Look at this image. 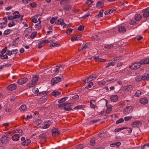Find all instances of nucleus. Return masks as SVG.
Instances as JSON below:
<instances>
[{"label": "nucleus", "mask_w": 149, "mask_h": 149, "mask_svg": "<svg viewBox=\"0 0 149 149\" xmlns=\"http://www.w3.org/2000/svg\"><path fill=\"white\" fill-rule=\"evenodd\" d=\"M12 30L10 29H8L6 30L3 33V34L4 35H7L11 33Z\"/></svg>", "instance_id": "f704fd0d"}, {"label": "nucleus", "mask_w": 149, "mask_h": 149, "mask_svg": "<svg viewBox=\"0 0 149 149\" xmlns=\"http://www.w3.org/2000/svg\"><path fill=\"white\" fill-rule=\"evenodd\" d=\"M53 41L54 40H53ZM60 46V45L57 44L56 42H54L53 41L50 43V47H56L57 46Z\"/></svg>", "instance_id": "7c9ffc66"}, {"label": "nucleus", "mask_w": 149, "mask_h": 149, "mask_svg": "<svg viewBox=\"0 0 149 149\" xmlns=\"http://www.w3.org/2000/svg\"><path fill=\"white\" fill-rule=\"evenodd\" d=\"M37 33L36 32H33L30 35V38L31 39L34 38L36 36Z\"/></svg>", "instance_id": "4c0bfd02"}, {"label": "nucleus", "mask_w": 149, "mask_h": 149, "mask_svg": "<svg viewBox=\"0 0 149 149\" xmlns=\"http://www.w3.org/2000/svg\"><path fill=\"white\" fill-rule=\"evenodd\" d=\"M80 38L81 37H77L75 36L73 37V38H71V40L72 41L78 40L80 39Z\"/></svg>", "instance_id": "58836bf2"}, {"label": "nucleus", "mask_w": 149, "mask_h": 149, "mask_svg": "<svg viewBox=\"0 0 149 149\" xmlns=\"http://www.w3.org/2000/svg\"><path fill=\"white\" fill-rule=\"evenodd\" d=\"M88 43H83L81 47V48H79V51H82L83 50L85 49L88 46Z\"/></svg>", "instance_id": "5701e85b"}, {"label": "nucleus", "mask_w": 149, "mask_h": 149, "mask_svg": "<svg viewBox=\"0 0 149 149\" xmlns=\"http://www.w3.org/2000/svg\"><path fill=\"white\" fill-rule=\"evenodd\" d=\"M31 142L29 139H27L22 143V144L24 146H26L30 144Z\"/></svg>", "instance_id": "bb28decb"}, {"label": "nucleus", "mask_w": 149, "mask_h": 149, "mask_svg": "<svg viewBox=\"0 0 149 149\" xmlns=\"http://www.w3.org/2000/svg\"><path fill=\"white\" fill-rule=\"evenodd\" d=\"M126 128L125 127H122L119 128H116L115 129L114 131L115 132H118L119 131L126 129Z\"/></svg>", "instance_id": "8fccbe9b"}, {"label": "nucleus", "mask_w": 149, "mask_h": 149, "mask_svg": "<svg viewBox=\"0 0 149 149\" xmlns=\"http://www.w3.org/2000/svg\"><path fill=\"white\" fill-rule=\"evenodd\" d=\"M135 80L137 81H139L142 80V77L140 75H137L135 77Z\"/></svg>", "instance_id": "ea45409f"}, {"label": "nucleus", "mask_w": 149, "mask_h": 149, "mask_svg": "<svg viewBox=\"0 0 149 149\" xmlns=\"http://www.w3.org/2000/svg\"><path fill=\"white\" fill-rule=\"evenodd\" d=\"M72 104L70 103H67L64 104V109L66 111H70L72 110L70 107Z\"/></svg>", "instance_id": "9d476101"}, {"label": "nucleus", "mask_w": 149, "mask_h": 149, "mask_svg": "<svg viewBox=\"0 0 149 149\" xmlns=\"http://www.w3.org/2000/svg\"><path fill=\"white\" fill-rule=\"evenodd\" d=\"M47 96L46 95L43 96L39 100L38 102L40 104H42L44 103L47 98Z\"/></svg>", "instance_id": "a211bd4d"}, {"label": "nucleus", "mask_w": 149, "mask_h": 149, "mask_svg": "<svg viewBox=\"0 0 149 149\" xmlns=\"http://www.w3.org/2000/svg\"><path fill=\"white\" fill-rule=\"evenodd\" d=\"M134 18L136 21H139L142 18V16L141 15L139 14H136L134 16Z\"/></svg>", "instance_id": "a878e982"}, {"label": "nucleus", "mask_w": 149, "mask_h": 149, "mask_svg": "<svg viewBox=\"0 0 149 149\" xmlns=\"http://www.w3.org/2000/svg\"><path fill=\"white\" fill-rule=\"evenodd\" d=\"M15 25V23L13 22H10L8 24V26L10 27H12Z\"/></svg>", "instance_id": "680f3d73"}, {"label": "nucleus", "mask_w": 149, "mask_h": 149, "mask_svg": "<svg viewBox=\"0 0 149 149\" xmlns=\"http://www.w3.org/2000/svg\"><path fill=\"white\" fill-rule=\"evenodd\" d=\"M16 88V86L15 84H12L9 85L7 87V89L9 90L12 91L15 90Z\"/></svg>", "instance_id": "ddd939ff"}, {"label": "nucleus", "mask_w": 149, "mask_h": 149, "mask_svg": "<svg viewBox=\"0 0 149 149\" xmlns=\"http://www.w3.org/2000/svg\"><path fill=\"white\" fill-rule=\"evenodd\" d=\"M132 117H133L132 116H128L125 117L124 118V120L126 121H128L131 119Z\"/></svg>", "instance_id": "774afa93"}, {"label": "nucleus", "mask_w": 149, "mask_h": 149, "mask_svg": "<svg viewBox=\"0 0 149 149\" xmlns=\"http://www.w3.org/2000/svg\"><path fill=\"white\" fill-rule=\"evenodd\" d=\"M57 17H53L50 20V22L51 24H53L55 21L57 20Z\"/></svg>", "instance_id": "49530a36"}, {"label": "nucleus", "mask_w": 149, "mask_h": 149, "mask_svg": "<svg viewBox=\"0 0 149 149\" xmlns=\"http://www.w3.org/2000/svg\"><path fill=\"white\" fill-rule=\"evenodd\" d=\"M124 121V119L123 118H120L116 121V124H119L123 122Z\"/></svg>", "instance_id": "052dcab7"}, {"label": "nucleus", "mask_w": 149, "mask_h": 149, "mask_svg": "<svg viewBox=\"0 0 149 149\" xmlns=\"http://www.w3.org/2000/svg\"><path fill=\"white\" fill-rule=\"evenodd\" d=\"M92 39L94 41H97L100 39V38L97 35H94L92 37Z\"/></svg>", "instance_id": "e433bc0d"}, {"label": "nucleus", "mask_w": 149, "mask_h": 149, "mask_svg": "<svg viewBox=\"0 0 149 149\" xmlns=\"http://www.w3.org/2000/svg\"><path fill=\"white\" fill-rule=\"evenodd\" d=\"M103 3L100 1H98L97 4V6L98 8H101L103 6Z\"/></svg>", "instance_id": "5fc2aeb1"}, {"label": "nucleus", "mask_w": 149, "mask_h": 149, "mask_svg": "<svg viewBox=\"0 0 149 149\" xmlns=\"http://www.w3.org/2000/svg\"><path fill=\"white\" fill-rule=\"evenodd\" d=\"M61 80V78L59 77H56L51 80V82L52 85H54L60 81Z\"/></svg>", "instance_id": "0eeeda50"}, {"label": "nucleus", "mask_w": 149, "mask_h": 149, "mask_svg": "<svg viewBox=\"0 0 149 149\" xmlns=\"http://www.w3.org/2000/svg\"><path fill=\"white\" fill-rule=\"evenodd\" d=\"M105 135L106 134L104 133H101L99 134L98 136L101 139H102L104 138Z\"/></svg>", "instance_id": "09e8293b"}, {"label": "nucleus", "mask_w": 149, "mask_h": 149, "mask_svg": "<svg viewBox=\"0 0 149 149\" xmlns=\"http://www.w3.org/2000/svg\"><path fill=\"white\" fill-rule=\"evenodd\" d=\"M26 107L25 105H21L19 108V109L21 111H25L26 110Z\"/></svg>", "instance_id": "2f4dec72"}, {"label": "nucleus", "mask_w": 149, "mask_h": 149, "mask_svg": "<svg viewBox=\"0 0 149 149\" xmlns=\"http://www.w3.org/2000/svg\"><path fill=\"white\" fill-rule=\"evenodd\" d=\"M69 2V0H61L60 1V3L61 4L65 5L68 3Z\"/></svg>", "instance_id": "c85d7f7f"}, {"label": "nucleus", "mask_w": 149, "mask_h": 149, "mask_svg": "<svg viewBox=\"0 0 149 149\" xmlns=\"http://www.w3.org/2000/svg\"><path fill=\"white\" fill-rule=\"evenodd\" d=\"M53 41V40L49 38L47 40H41V43L43 44L49 43H51Z\"/></svg>", "instance_id": "4be33fe9"}, {"label": "nucleus", "mask_w": 149, "mask_h": 149, "mask_svg": "<svg viewBox=\"0 0 149 149\" xmlns=\"http://www.w3.org/2000/svg\"><path fill=\"white\" fill-rule=\"evenodd\" d=\"M38 79V76L36 75L33 76L31 79V81L27 84V86L30 88L33 87L36 85Z\"/></svg>", "instance_id": "f257e3e1"}, {"label": "nucleus", "mask_w": 149, "mask_h": 149, "mask_svg": "<svg viewBox=\"0 0 149 149\" xmlns=\"http://www.w3.org/2000/svg\"><path fill=\"white\" fill-rule=\"evenodd\" d=\"M141 94V91L140 90H138L134 95L135 97H139Z\"/></svg>", "instance_id": "37998d69"}, {"label": "nucleus", "mask_w": 149, "mask_h": 149, "mask_svg": "<svg viewBox=\"0 0 149 149\" xmlns=\"http://www.w3.org/2000/svg\"><path fill=\"white\" fill-rule=\"evenodd\" d=\"M143 12V16L144 17H147L149 16V9L143 10L142 11Z\"/></svg>", "instance_id": "dca6fc26"}, {"label": "nucleus", "mask_w": 149, "mask_h": 149, "mask_svg": "<svg viewBox=\"0 0 149 149\" xmlns=\"http://www.w3.org/2000/svg\"><path fill=\"white\" fill-rule=\"evenodd\" d=\"M32 30V27H29V28H27L25 30V31L26 33L27 34H28L30 33L31 32Z\"/></svg>", "instance_id": "a19ab883"}, {"label": "nucleus", "mask_w": 149, "mask_h": 149, "mask_svg": "<svg viewBox=\"0 0 149 149\" xmlns=\"http://www.w3.org/2000/svg\"><path fill=\"white\" fill-rule=\"evenodd\" d=\"M112 106H110L108 107H107V109L106 110V112L107 113H110L112 110Z\"/></svg>", "instance_id": "864d4df0"}, {"label": "nucleus", "mask_w": 149, "mask_h": 149, "mask_svg": "<svg viewBox=\"0 0 149 149\" xmlns=\"http://www.w3.org/2000/svg\"><path fill=\"white\" fill-rule=\"evenodd\" d=\"M142 123L141 122L137 120L133 121L131 124L132 126L134 127H140Z\"/></svg>", "instance_id": "39448f33"}, {"label": "nucleus", "mask_w": 149, "mask_h": 149, "mask_svg": "<svg viewBox=\"0 0 149 149\" xmlns=\"http://www.w3.org/2000/svg\"><path fill=\"white\" fill-rule=\"evenodd\" d=\"M125 91L128 92H130L133 90V87L131 85L126 86L124 88Z\"/></svg>", "instance_id": "412c9836"}, {"label": "nucleus", "mask_w": 149, "mask_h": 149, "mask_svg": "<svg viewBox=\"0 0 149 149\" xmlns=\"http://www.w3.org/2000/svg\"><path fill=\"white\" fill-rule=\"evenodd\" d=\"M13 17L14 18V19H16L18 18L19 17H20L19 13L18 12H15L13 13Z\"/></svg>", "instance_id": "473e14b6"}, {"label": "nucleus", "mask_w": 149, "mask_h": 149, "mask_svg": "<svg viewBox=\"0 0 149 149\" xmlns=\"http://www.w3.org/2000/svg\"><path fill=\"white\" fill-rule=\"evenodd\" d=\"M50 125V124L48 122L45 123L44 124L43 128L44 129H46L48 128Z\"/></svg>", "instance_id": "3c124183"}, {"label": "nucleus", "mask_w": 149, "mask_h": 149, "mask_svg": "<svg viewBox=\"0 0 149 149\" xmlns=\"http://www.w3.org/2000/svg\"><path fill=\"white\" fill-rule=\"evenodd\" d=\"M10 138L6 136L2 137L1 139V142L3 144L6 143L10 140Z\"/></svg>", "instance_id": "423d86ee"}, {"label": "nucleus", "mask_w": 149, "mask_h": 149, "mask_svg": "<svg viewBox=\"0 0 149 149\" xmlns=\"http://www.w3.org/2000/svg\"><path fill=\"white\" fill-rule=\"evenodd\" d=\"M52 135L54 136L59 135L60 133V132L58 131L57 128H54L52 129Z\"/></svg>", "instance_id": "1a4fd4ad"}, {"label": "nucleus", "mask_w": 149, "mask_h": 149, "mask_svg": "<svg viewBox=\"0 0 149 149\" xmlns=\"http://www.w3.org/2000/svg\"><path fill=\"white\" fill-rule=\"evenodd\" d=\"M93 1L91 0H88L85 3V5L88 7H90L93 5Z\"/></svg>", "instance_id": "b1692460"}, {"label": "nucleus", "mask_w": 149, "mask_h": 149, "mask_svg": "<svg viewBox=\"0 0 149 149\" xmlns=\"http://www.w3.org/2000/svg\"><path fill=\"white\" fill-rule=\"evenodd\" d=\"M90 144L92 146H94L95 144V138H93L90 140Z\"/></svg>", "instance_id": "4d7b16f0"}, {"label": "nucleus", "mask_w": 149, "mask_h": 149, "mask_svg": "<svg viewBox=\"0 0 149 149\" xmlns=\"http://www.w3.org/2000/svg\"><path fill=\"white\" fill-rule=\"evenodd\" d=\"M90 59H93L95 60L96 61H99V57L97 56H92V57L89 58Z\"/></svg>", "instance_id": "6e6d98bb"}, {"label": "nucleus", "mask_w": 149, "mask_h": 149, "mask_svg": "<svg viewBox=\"0 0 149 149\" xmlns=\"http://www.w3.org/2000/svg\"><path fill=\"white\" fill-rule=\"evenodd\" d=\"M118 97L117 95H112L110 97V100L112 102H115L118 100Z\"/></svg>", "instance_id": "6ab92c4d"}, {"label": "nucleus", "mask_w": 149, "mask_h": 149, "mask_svg": "<svg viewBox=\"0 0 149 149\" xmlns=\"http://www.w3.org/2000/svg\"><path fill=\"white\" fill-rule=\"evenodd\" d=\"M85 146L82 144H81L77 146V149H82L84 148Z\"/></svg>", "instance_id": "69168bd1"}, {"label": "nucleus", "mask_w": 149, "mask_h": 149, "mask_svg": "<svg viewBox=\"0 0 149 149\" xmlns=\"http://www.w3.org/2000/svg\"><path fill=\"white\" fill-rule=\"evenodd\" d=\"M121 59V57L120 56H117L114 58H113L112 59V61H113L115 62V63H116V62L118 61V60H120Z\"/></svg>", "instance_id": "72a5a7b5"}, {"label": "nucleus", "mask_w": 149, "mask_h": 149, "mask_svg": "<svg viewBox=\"0 0 149 149\" xmlns=\"http://www.w3.org/2000/svg\"><path fill=\"white\" fill-rule=\"evenodd\" d=\"M140 102L143 104H147L148 102V99L146 97H143L140 99Z\"/></svg>", "instance_id": "4468645a"}, {"label": "nucleus", "mask_w": 149, "mask_h": 149, "mask_svg": "<svg viewBox=\"0 0 149 149\" xmlns=\"http://www.w3.org/2000/svg\"><path fill=\"white\" fill-rule=\"evenodd\" d=\"M115 63V62L112 61V60L111 61H109V63L106 64L105 68H107L111 66H114Z\"/></svg>", "instance_id": "f3484780"}, {"label": "nucleus", "mask_w": 149, "mask_h": 149, "mask_svg": "<svg viewBox=\"0 0 149 149\" xmlns=\"http://www.w3.org/2000/svg\"><path fill=\"white\" fill-rule=\"evenodd\" d=\"M106 82L104 80L99 81L98 82L99 85L100 86H102L105 84Z\"/></svg>", "instance_id": "79ce46f5"}, {"label": "nucleus", "mask_w": 149, "mask_h": 149, "mask_svg": "<svg viewBox=\"0 0 149 149\" xmlns=\"http://www.w3.org/2000/svg\"><path fill=\"white\" fill-rule=\"evenodd\" d=\"M19 139V135L17 134H15L12 137V140L14 141H17Z\"/></svg>", "instance_id": "393cba45"}, {"label": "nucleus", "mask_w": 149, "mask_h": 149, "mask_svg": "<svg viewBox=\"0 0 149 149\" xmlns=\"http://www.w3.org/2000/svg\"><path fill=\"white\" fill-rule=\"evenodd\" d=\"M142 80L144 81H148L149 80V74L146 73L142 76Z\"/></svg>", "instance_id": "aec40b11"}, {"label": "nucleus", "mask_w": 149, "mask_h": 149, "mask_svg": "<svg viewBox=\"0 0 149 149\" xmlns=\"http://www.w3.org/2000/svg\"><path fill=\"white\" fill-rule=\"evenodd\" d=\"M61 94V93L58 91H53L52 93V95L54 97H57Z\"/></svg>", "instance_id": "cd10ccee"}, {"label": "nucleus", "mask_w": 149, "mask_h": 149, "mask_svg": "<svg viewBox=\"0 0 149 149\" xmlns=\"http://www.w3.org/2000/svg\"><path fill=\"white\" fill-rule=\"evenodd\" d=\"M97 76L98 75L96 74H92L90 75L88 77V79L87 80V82L88 83L90 82L91 81L96 78Z\"/></svg>", "instance_id": "9b49d317"}, {"label": "nucleus", "mask_w": 149, "mask_h": 149, "mask_svg": "<svg viewBox=\"0 0 149 149\" xmlns=\"http://www.w3.org/2000/svg\"><path fill=\"white\" fill-rule=\"evenodd\" d=\"M6 47H5L3 49L1 52V54H0V56H2V55L6 53Z\"/></svg>", "instance_id": "603ef678"}, {"label": "nucleus", "mask_w": 149, "mask_h": 149, "mask_svg": "<svg viewBox=\"0 0 149 149\" xmlns=\"http://www.w3.org/2000/svg\"><path fill=\"white\" fill-rule=\"evenodd\" d=\"M36 17V16H34L32 17V22L35 23H36L38 22V21Z\"/></svg>", "instance_id": "0e129e2a"}, {"label": "nucleus", "mask_w": 149, "mask_h": 149, "mask_svg": "<svg viewBox=\"0 0 149 149\" xmlns=\"http://www.w3.org/2000/svg\"><path fill=\"white\" fill-rule=\"evenodd\" d=\"M104 10H100L98 13V14L95 16V17L96 18L100 17H102L103 16V13Z\"/></svg>", "instance_id": "c756f323"}, {"label": "nucleus", "mask_w": 149, "mask_h": 149, "mask_svg": "<svg viewBox=\"0 0 149 149\" xmlns=\"http://www.w3.org/2000/svg\"><path fill=\"white\" fill-rule=\"evenodd\" d=\"M50 93L49 91H43L42 92H40L37 94V95H44L45 94H48Z\"/></svg>", "instance_id": "a18cd8bd"}, {"label": "nucleus", "mask_w": 149, "mask_h": 149, "mask_svg": "<svg viewBox=\"0 0 149 149\" xmlns=\"http://www.w3.org/2000/svg\"><path fill=\"white\" fill-rule=\"evenodd\" d=\"M139 63L141 65L149 63V58H146L142 59L140 61Z\"/></svg>", "instance_id": "2eb2a0df"}, {"label": "nucleus", "mask_w": 149, "mask_h": 149, "mask_svg": "<svg viewBox=\"0 0 149 149\" xmlns=\"http://www.w3.org/2000/svg\"><path fill=\"white\" fill-rule=\"evenodd\" d=\"M7 25L6 22H2L0 24V28H3L5 27Z\"/></svg>", "instance_id": "bf43d9fd"}, {"label": "nucleus", "mask_w": 149, "mask_h": 149, "mask_svg": "<svg viewBox=\"0 0 149 149\" xmlns=\"http://www.w3.org/2000/svg\"><path fill=\"white\" fill-rule=\"evenodd\" d=\"M141 66L139 62H135L131 65L130 68L131 69L135 70L138 69Z\"/></svg>", "instance_id": "20e7f679"}, {"label": "nucleus", "mask_w": 149, "mask_h": 149, "mask_svg": "<svg viewBox=\"0 0 149 149\" xmlns=\"http://www.w3.org/2000/svg\"><path fill=\"white\" fill-rule=\"evenodd\" d=\"M55 23L56 24H60L61 26L63 25V28H65L66 26H68V24H65L64 22V19L62 18H60L58 19V20L55 22Z\"/></svg>", "instance_id": "f03ea898"}, {"label": "nucleus", "mask_w": 149, "mask_h": 149, "mask_svg": "<svg viewBox=\"0 0 149 149\" xmlns=\"http://www.w3.org/2000/svg\"><path fill=\"white\" fill-rule=\"evenodd\" d=\"M133 111V107L130 106H128L125 108L123 111L124 114L127 115L131 113Z\"/></svg>", "instance_id": "7ed1b4c3"}, {"label": "nucleus", "mask_w": 149, "mask_h": 149, "mask_svg": "<svg viewBox=\"0 0 149 149\" xmlns=\"http://www.w3.org/2000/svg\"><path fill=\"white\" fill-rule=\"evenodd\" d=\"M35 28L38 29H40L41 27V24L40 23H38L35 26Z\"/></svg>", "instance_id": "de8ad7c7"}, {"label": "nucleus", "mask_w": 149, "mask_h": 149, "mask_svg": "<svg viewBox=\"0 0 149 149\" xmlns=\"http://www.w3.org/2000/svg\"><path fill=\"white\" fill-rule=\"evenodd\" d=\"M118 31L121 33H123L126 32V29L125 26H120L118 27Z\"/></svg>", "instance_id": "f8f14e48"}, {"label": "nucleus", "mask_w": 149, "mask_h": 149, "mask_svg": "<svg viewBox=\"0 0 149 149\" xmlns=\"http://www.w3.org/2000/svg\"><path fill=\"white\" fill-rule=\"evenodd\" d=\"M28 81V79L26 77H24L18 79L17 83L19 85H22Z\"/></svg>", "instance_id": "6e6552de"}, {"label": "nucleus", "mask_w": 149, "mask_h": 149, "mask_svg": "<svg viewBox=\"0 0 149 149\" xmlns=\"http://www.w3.org/2000/svg\"><path fill=\"white\" fill-rule=\"evenodd\" d=\"M121 144V143L120 142H117L116 143H114L110 145V146L111 147H114L116 146L117 147L120 145Z\"/></svg>", "instance_id": "c9c22d12"}, {"label": "nucleus", "mask_w": 149, "mask_h": 149, "mask_svg": "<svg viewBox=\"0 0 149 149\" xmlns=\"http://www.w3.org/2000/svg\"><path fill=\"white\" fill-rule=\"evenodd\" d=\"M130 23V24L134 25L136 26L137 24V22L134 20H131Z\"/></svg>", "instance_id": "338daca9"}, {"label": "nucleus", "mask_w": 149, "mask_h": 149, "mask_svg": "<svg viewBox=\"0 0 149 149\" xmlns=\"http://www.w3.org/2000/svg\"><path fill=\"white\" fill-rule=\"evenodd\" d=\"M113 47V45L112 44L107 45L104 47V48L106 49H109Z\"/></svg>", "instance_id": "c03bdc74"}, {"label": "nucleus", "mask_w": 149, "mask_h": 149, "mask_svg": "<svg viewBox=\"0 0 149 149\" xmlns=\"http://www.w3.org/2000/svg\"><path fill=\"white\" fill-rule=\"evenodd\" d=\"M1 58L2 59H7L8 58L7 54L6 53L2 55V56H0Z\"/></svg>", "instance_id": "13d9d810"}, {"label": "nucleus", "mask_w": 149, "mask_h": 149, "mask_svg": "<svg viewBox=\"0 0 149 149\" xmlns=\"http://www.w3.org/2000/svg\"><path fill=\"white\" fill-rule=\"evenodd\" d=\"M32 92L34 94L36 93L39 92V90L38 88H34L32 89Z\"/></svg>", "instance_id": "e2e57ef3"}]
</instances>
